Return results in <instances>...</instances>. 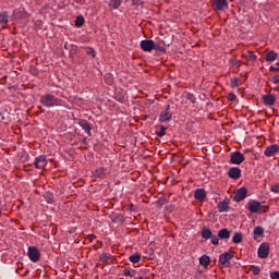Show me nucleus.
I'll use <instances>...</instances> for the list:
<instances>
[{"mask_svg":"<svg viewBox=\"0 0 279 279\" xmlns=\"http://www.w3.org/2000/svg\"><path fill=\"white\" fill-rule=\"evenodd\" d=\"M9 19H10V17H9L7 11L1 12V13H0V25H8L9 21H10Z\"/></svg>","mask_w":279,"mask_h":279,"instance_id":"nucleus-26","label":"nucleus"},{"mask_svg":"<svg viewBox=\"0 0 279 279\" xmlns=\"http://www.w3.org/2000/svg\"><path fill=\"white\" fill-rule=\"evenodd\" d=\"M258 258H268L269 257V244L262 243L257 250Z\"/></svg>","mask_w":279,"mask_h":279,"instance_id":"nucleus-8","label":"nucleus"},{"mask_svg":"<svg viewBox=\"0 0 279 279\" xmlns=\"http://www.w3.org/2000/svg\"><path fill=\"white\" fill-rule=\"evenodd\" d=\"M40 104L46 108H56L64 106V100L59 99L52 94H44L40 96Z\"/></svg>","mask_w":279,"mask_h":279,"instance_id":"nucleus-1","label":"nucleus"},{"mask_svg":"<svg viewBox=\"0 0 279 279\" xmlns=\"http://www.w3.org/2000/svg\"><path fill=\"white\" fill-rule=\"evenodd\" d=\"M218 210L220 213H228L230 210V199L226 198L225 201L218 204Z\"/></svg>","mask_w":279,"mask_h":279,"instance_id":"nucleus-15","label":"nucleus"},{"mask_svg":"<svg viewBox=\"0 0 279 279\" xmlns=\"http://www.w3.org/2000/svg\"><path fill=\"white\" fill-rule=\"evenodd\" d=\"M213 5L215 10L221 11L225 8H228V0H214Z\"/></svg>","mask_w":279,"mask_h":279,"instance_id":"nucleus-16","label":"nucleus"},{"mask_svg":"<svg viewBox=\"0 0 279 279\" xmlns=\"http://www.w3.org/2000/svg\"><path fill=\"white\" fill-rule=\"evenodd\" d=\"M129 210H131V211H134V210H136V206H134V205H130V207H129Z\"/></svg>","mask_w":279,"mask_h":279,"instance_id":"nucleus-49","label":"nucleus"},{"mask_svg":"<svg viewBox=\"0 0 279 279\" xmlns=\"http://www.w3.org/2000/svg\"><path fill=\"white\" fill-rule=\"evenodd\" d=\"M245 197H247V189L246 187H240L234 196H233V199L234 202H243V199H245Z\"/></svg>","mask_w":279,"mask_h":279,"instance_id":"nucleus-10","label":"nucleus"},{"mask_svg":"<svg viewBox=\"0 0 279 279\" xmlns=\"http://www.w3.org/2000/svg\"><path fill=\"white\" fill-rule=\"evenodd\" d=\"M247 59L251 60V62H256L257 57L254 54V52L250 51L247 54Z\"/></svg>","mask_w":279,"mask_h":279,"instance_id":"nucleus-40","label":"nucleus"},{"mask_svg":"<svg viewBox=\"0 0 279 279\" xmlns=\"http://www.w3.org/2000/svg\"><path fill=\"white\" fill-rule=\"evenodd\" d=\"M262 99L264 101V106H274L276 104V96L271 94L264 95Z\"/></svg>","mask_w":279,"mask_h":279,"instance_id":"nucleus-14","label":"nucleus"},{"mask_svg":"<svg viewBox=\"0 0 279 279\" xmlns=\"http://www.w3.org/2000/svg\"><path fill=\"white\" fill-rule=\"evenodd\" d=\"M186 99H187V101H191V104H195V101H197V98L192 93L186 94Z\"/></svg>","mask_w":279,"mask_h":279,"instance_id":"nucleus-36","label":"nucleus"},{"mask_svg":"<svg viewBox=\"0 0 279 279\" xmlns=\"http://www.w3.org/2000/svg\"><path fill=\"white\" fill-rule=\"evenodd\" d=\"M116 99L117 101H119L120 104H124L125 102V96L123 94H117L116 95Z\"/></svg>","mask_w":279,"mask_h":279,"instance_id":"nucleus-39","label":"nucleus"},{"mask_svg":"<svg viewBox=\"0 0 279 279\" xmlns=\"http://www.w3.org/2000/svg\"><path fill=\"white\" fill-rule=\"evenodd\" d=\"M251 271H252L253 276H259L260 275V267H258L256 265H252L251 266Z\"/></svg>","mask_w":279,"mask_h":279,"instance_id":"nucleus-32","label":"nucleus"},{"mask_svg":"<svg viewBox=\"0 0 279 279\" xmlns=\"http://www.w3.org/2000/svg\"><path fill=\"white\" fill-rule=\"evenodd\" d=\"M82 25H84V16L78 15L75 20V26L76 27H82Z\"/></svg>","mask_w":279,"mask_h":279,"instance_id":"nucleus-33","label":"nucleus"},{"mask_svg":"<svg viewBox=\"0 0 279 279\" xmlns=\"http://www.w3.org/2000/svg\"><path fill=\"white\" fill-rule=\"evenodd\" d=\"M275 60H278V53L274 50L268 51L266 53V62H275Z\"/></svg>","mask_w":279,"mask_h":279,"instance_id":"nucleus-21","label":"nucleus"},{"mask_svg":"<svg viewBox=\"0 0 279 279\" xmlns=\"http://www.w3.org/2000/svg\"><path fill=\"white\" fill-rule=\"evenodd\" d=\"M167 210H171V207H168Z\"/></svg>","mask_w":279,"mask_h":279,"instance_id":"nucleus-51","label":"nucleus"},{"mask_svg":"<svg viewBox=\"0 0 279 279\" xmlns=\"http://www.w3.org/2000/svg\"><path fill=\"white\" fill-rule=\"evenodd\" d=\"M199 265H202L203 267H208V265H210V256H208V255L201 256Z\"/></svg>","mask_w":279,"mask_h":279,"instance_id":"nucleus-25","label":"nucleus"},{"mask_svg":"<svg viewBox=\"0 0 279 279\" xmlns=\"http://www.w3.org/2000/svg\"><path fill=\"white\" fill-rule=\"evenodd\" d=\"M243 242V234L241 232H234L232 238V243L239 245V243Z\"/></svg>","mask_w":279,"mask_h":279,"instance_id":"nucleus-24","label":"nucleus"},{"mask_svg":"<svg viewBox=\"0 0 279 279\" xmlns=\"http://www.w3.org/2000/svg\"><path fill=\"white\" fill-rule=\"evenodd\" d=\"M75 3H78V5H88L87 1L88 0H74Z\"/></svg>","mask_w":279,"mask_h":279,"instance_id":"nucleus-42","label":"nucleus"},{"mask_svg":"<svg viewBox=\"0 0 279 279\" xmlns=\"http://www.w3.org/2000/svg\"><path fill=\"white\" fill-rule=\"evenodd\" d=\"M270 191H271L272 193H279V185H272V186L270 187Z\"/></svg>","mask_w":279,"mask_h":279,"instance_id":"nucleus-45","label":"nucleus"},{"mask_svg":"<svg viewBox=\"0 0 279 279\" xmlns=\"http://www.w3.org/2000/svg\"><path fill=\"white\" fill-rule=\"evenodd\" d=\"M271 279H279V271H274L270 274Z\"/></svg>","mask_w":279,"mask_h":279,"instance_id":"nucleus-44","label":"nucleus"},{"mask_svg":"<svg viewBox=\"0 0 279 279\" xmlns=\"http://www.w3.org/2000/svg\"><path fill=\"white\" fill-rule=\"evenodd\" d=\"M169 201L167 199V197L165 196H161L159 197V199L156 201V205L159 207V208H162V206L165 204H167Z\"/></svg>","mask_w":279,"mask_h":279,"instance_id":"nucleus-29","label":"nucleus"},{"mask_svg":"<svg viewBox=\"0 0 279 279\" xmlns=\"http://www.w3.org/2000/svg\"><path fill=\"white\" fill-rule=\"evenodd\" d=\"M39 110L43 112V108L39 107Z\"/></svg>","mask_w":279,"mask_h":279,"instance_id":"nucleus-52","label":"nucleus"},{"mask_svg":"<svg viewBox=\"0 0 279 279\" xmlns=\"http://www.w3.org/2000/svg\"><path fill=\"white\" fill-rule=\"evenodd\" d=\"M165 134H167V128L165 125H161L160 130L157 132V136H159V138H162Z\"/></svg>","mask_w":279,"mask_h":279,"instance_id":"nucleus-35","label":"nucleus"},{"mask_svg":"<svg viewBox=\"0 0 279 279\" xmlns=\"http://www.w3.org/2000/svg\"><path fill=\"white\" fill-rule=\"evenodd\" d=\"M270 71H278L277 68H275L274 65L270 66Z\"/></svg>","mask_w":279,"mask_h":279,"instance_id":"nucleus-50","label":"nucleus"},{"mask_svg":"<svg viewBox=\"0 0 279 279\" xmlns=\"http://www.w3.org/2000/svg\"><path fill=\"white\" fill-rule=\"evenodd\" d=\"M230 165H243L245 162V155L236 150L230 154Z\"/></svg>","mask_w":279,"mask_h":279,"instance_id":"nucleus-2","label":"nucleus"},{"mask_svg":"<svg viewBox=\"0 0 279 279\" xmlns=\"http://www.w3.org/2000/svg\"><path fill=\"white\" fill-rule=\"evenodd\" d=\"M0 215H1V208H0Z\"/></svg>","mask_w":279,"mask_h":279,"instance_id":"nucleus-53","label":"nucleus"},{"mask_svg":"<svg viewBox=\"0 0 279 279\" xmlns=\"http://www.w3.org/2000/svg\"><path fill=\"white\" fill-rule=\"evenodd\" d=\"M228 101H236V95H234V93H230L228 95Z\"/></svg>","mask_w":279,"mask_h":279,"instance_id":"nucleus-41","label":"nucleus"},{"mask_svg":"<svg viewBox=\"0 0 279 279\" xmlns=\"http://www.w3.org/2000/svg\"><path fill=\"white\" fill-rule=\"evenodd\" d=\"M86 53L89 56V58H97V52L94 48H86Z\"/></svg>","mask_w":279,"mask_h":279,"instance_id":"nucleus-34","label":"nucleus"},{"mask_svg":"<svg viewBox=\"0 0 279 279\" xmlns=\"http://www.w3.org/2000/svg\"><path fill=\"white\" fill-rule=\"evenodd\" d=\"M232 258H234V254L232 252H225L219 255L218 263L223 265V267H230V260H232Z\"/></svg>","mask_w":279,"mask_h":279,"instance_id":"nucleus-4","label":"nucleus"},{"mask_svg":"<svg viewBox=\"0 0 279 279\" xmlns=\"http://www.w3.org/2000/svg\"><path fill=\"white\" fill-rule=\"evenodd\" d=\"M140 47L143 51H146V52L154 51V40L144 39L141 41Z\"/></svg>","mask_w":279,"mask_h":279,"instance_id":"nucleus-11","label":"nucleus"},{"mask_svg":"<svg viewBox=\"0 0 279 279\" xmlns=\"http://www.w3.org/2000/svg\"><path fill=\"white\" fill-rule=\"evenodd\" d=\"M121 0H110L108 5L110 10H119V8H121Z\"/></svg>","mask_w":279,"mask_h":279,"instance_id":"nucleus-22","label":"nucleus"},{"mask_svg":"<svg viewBox=\"0 0 279 279\" xmlns=\"http://www.w3.org/2000/svg\"><path fill=\"white\" fill-rule=\"evenodd\" d=\"M229 178H231V180H239V178H241V170L240 168L236 167H232L229 169L228 172Z\"/></svg>","mask_w":279,"mask_h":279,"instance_id":"nucleus-13","label":"nucleus"},{"mask_svg":"<svg viewBox=\"0 0 279 279\" xmlns=\"http://www.w3.org/2000/svg\"><path fill=\"white\" fill-rule=\"evenodd\" d=\"M107 175H108V170H106L105 168H98L95 171V177L100 178L101 180L106 179Z\"/></svg>","mask_w":279,"mask_h":279,"instance_id":"nucleus-20","label":"nucleus"},{"mask_svg":"<svg viewBox=\"0 0 279 279\" xmlns=\"http://www.w3.org/2000/svg\"><path fill=\"white\" fill-rule=\"evenodd\" d=\"M171 106L167 105L166 109L159 114V123H168L172 119L173 113H171Z\"/></svg>","mask_w":279,"mask_h":279,"instance_id":"nucleus-6","label":"nucleus"},{"mask_svg":"<svg viewBox=\"0 0 279 279\" xmlns=\"http://www.w3.org/2000/svg\"><path fill=\"white\" fill-rule=\"evenodd\" d=\"M130 263L136 264L141 263V254L135 253L129 257Z\"/></svg>","mask_w":279,"mask_h":279,"instance_id":"nucleus-27","label":"nucleus"},{"mask_svg":"<svg viewBox=\"0 0 279 279\" xmlns=\"http://www.w3.org/2000/svg\"><path fill=\"white\" fill-rule=\"evenodd\" d=\"M247 210L252 214L256 213H267V210H263V205L260 202L256 199H251L247 204Z\"/></svg>","mask_w":279,"mask_h":279,"instance_id":"nucleus-3","label":"nucleus"},{"mask_svg":"<svg viewBox=\"0 0 279 279\" xmlns=\"http://www.w3.org/2000/svg\"><path fill=\"white\" fill-rule=\"evenodd\" d=\"M253 234L255 236H263V234H265V229L263 227H255Z\"/></svg>","mask_w":279,"mask_h":279,"instance_id":"nucleus-28","label":"nucleus"},{"mask_svg":"<svg viewBox=\"0 0 279 279\" xmlns=\"http://www.w3.org/2000/svg\"><path fill=\"white\" fill-rule=\"evenodd\" d=\"M96 239H97V236H96L95 234H89V235H88V240H89L90 242L95 241Z\"/></svg>","mask_w":279,"mask_h":279,"instance_id":"nucleus-47","label":"nucleus"},{"mask_svg":"<svg viewBox=\"0 0 279 279\" xmlns=\"http://www.w3.org/2000/svg\"><path fill=\"white\" fill-rule=\"evenodd\" d=\"M34 165L36 169H45V167H47V155H40L36 157Z\"/></svg>","mask_w":279,"mask_h":279,"instance_id":"nucleus-9","label":"nucleus"},{"mask_svg":"<svg viewBox=\"0 0 279 279\" xmlns=\"http://www.w3.org/2000/svg\"><path fill=\"white\" fill-rule=\"evenodd\" d=\"M209 239L211 241V245H219V235L217 236L213 234Z\"/></svg>","mask_w":279,"mask_h":279,"instance_id":"nucleus-38","label":"nucleus"},{"mask_svg":"<svg viewBox=\"0 0 279 279\" xmlns=\"http://www.w3.org/2000/svg\"><path fill=\"white\" fill-rule=\"evenodd\" d=\"M194 197L195 199H197L198 202H203V199H206V190L204 189H197L194 192Z\"/></svg>","mask_w":279,"mask_h":279,"instance_id":"nucleus-17","label":"nucleus"},{"mask_svg":"<svg viewBox=\"0 0 279 279\" xmlns=\"http://www.w3.org/2000/svg\"><path fill=\"white\" fill-rule=\"evenodd\" d=\"M278 151H279V145L278 144H272V145L266 147V149L264 151V156H266L267 158H271Z\"/></svg>","mask_w":279,"mask_h":279,"instance_id":"nucleus-12","label":"nucleus"},{"mask_svg":"<svg viewBox=\"0 0 279 279\" xmlns=\"http://www.w3.org/2000/svg\"><path fill=\"white\" fill-rule=\"evenodd\" d=\"M133 271L134 270L132 268H125L123 270V276H129L130 278H134Z\"/></svg>","mask_w":279,"mask_h":279,"instance_id":"nucleus-37","label":"nucleus"},{"mask_svg":"<svg viewBox=\"0 0 279 279\" xmlns=\"http://www.w3.org/2000/svg\"><path fill=\"white\" fill-rule=\"evenodd\" d=\"M231 84H232V87H233V88H238V86H239V78H233V80L231 81Z\"/></svg>","mask_w":279,"mask_h":279,"instance_id":"nucleus-43","label":"nucleus"},{"mask_svg":"<svg viewBox=\"0 0 279 279\" xmlns=\"http://www.w3.org/2000/svg\"><path fill=\"white\" fill-rule=\"evenodd\" d=\"M78 125L84 130L87 136H93V124L87 120L81 119L78 120Z\"/></svg>","mask_w":279,"mask_h":279,"instance_id":"nucleus-7","label":"nucleus"},{"mask_svg":"<svg viewBox=\"0 0 279 279\" xmlns=\"http://www.w3.org/2000/svg\"><path fill=\"white\" fill-rule=\"evenodd\" d=\"M27 256L32 263H38L40 260V251L36 246H29Z\"/></svg>","mask_w":279,"mask_h":279,"instance_id":"nucleus-5","label":"nucleus"},{"mask_svg":"<svg viewBox=\"0 0 279 279\" xmlns=\"http://www.w3.org/2000/svg\"><path fill=\"white\" fill-rule=\"evenodd\" d=\"M13 14L15 19H25L27 16V12H25V9H17L13 11Z\"/></svg>","mask_w":279,"mask_h":279,"instance_id":"nucleus-23","label":"nucleus"},{"mask_svg":"<svg viewBox=\"0 0 279 279\" xmlns=\"http://www.w3.org/2000/svg\"><path fill=\"white\" fill-rule=\"evenodd\" d=\"M230 234H232V232L230 230H228L227 228L220 229L218 231V239H220L221 241H223L226 239H230Z\"/></svg>","mask_w":279,"mask_h":279,"instance_id":"nucleus-18","label":"nucleus"},{"mask_svg":"<svg viewBox=\"0 0 279 279\" xmlns=\"http://www.w3.org/2000/svg\"><path fill=\"white\" fill-rule=\"evenodd\" d=\"M155 51H159L160 53H166L167 49L159 44L154 43V48Z\"/></svg>","mask_w":279,"mask_h":279,"instance_id":"nucleus-31","label":"nucleus"},{"mask_svg":"<svg viewBox=\"0 0 279 279\" xmlns=\"http://www.w3.org/2000/svg\"><path fill=\"white\" fill-rule=\"evenodd\" d=\"M201 236L203 239H205L206 241H208V239H210V236H213V230H210V228H208V227H204L201 231Z\"/></svg>","mask_w":279,"mask_h":279,"instance_id":"nucleus-19","label":"nucleus"},{"mask_svg":"<svg viewBox=\"0 0 279 279\" xmlns=\"http://www.w3.org/2000/svg\"><path fill=\"white\" fill-rule=\"evenodd\" d=\"M272 82L275 84H279V75L278 74L272 77Z\"/></svg>","mask_w":279,"mask_h":279,"instance_id":"nucleus-46","label":"nucleus"},{"mask_svg":"<svg viewBox=\"0 0 279 279\" xmlns=\"http://www.w3.org/2000/svg\"><path fill=\"white\" fill-rule=\"evenodd\" d=\"M100 263H110V254L104 253L99 256Z\"/></svg>","mask_w":279,"mask_h":279,"instance_id":"nucleus-30","label":"nucleus"},{"mask_svg":"<svg viewBox=\"0 0 279 279\" xmlns=\"http://www.w3.org/2000/svg\"><path fill=\"white\" fill-rule=\"evenodd\" d=\"M83 145H88V138L87 137H84L83 141H82Z\"/></svg>","mask_w":279,"mask_h":279,"instance_id":"nucleus-48","label":"nucleus"}]
</instances>
